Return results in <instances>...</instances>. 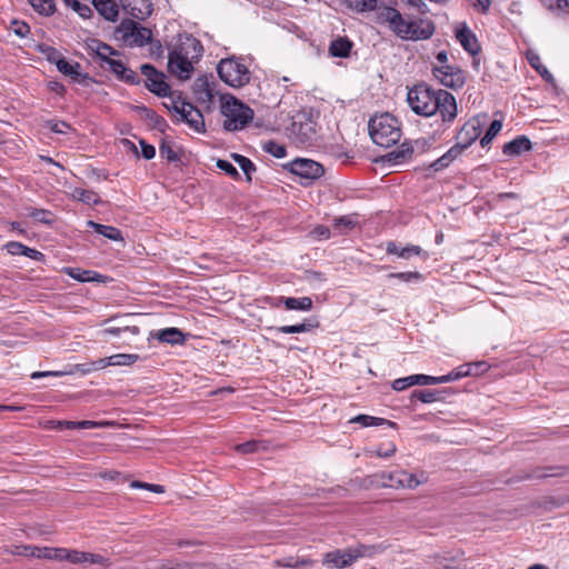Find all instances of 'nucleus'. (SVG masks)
<instances>
[{
    "label": "nucleus",
    "mask_w": 569,
    "mask_h": 569,
    "mask_svg": "<svg viewBox=\"0 0 569 569\" xmlns=\"http://www.w3.org/2000/svg\"><path fill=\"white\" fill-rule=\"evenodd\" d=\"M543 6L549 10L566 11L569 7L568 0H542Z\"/></svg>",
    "instance_id": "obj_56"
},
{
    "label": "nucleus",
    "mask_w": 569,
    "mask_h": 569,
    "mask_svg": "<svg viewBox=\"0 0 569 569\" xmlns=\"http://www.w3.org/2000/svg\"><path fill=\"white\" fill-rule=\"evenodd\" d=\"M92 50H94V52L97 53V56L108 64V60H112L111 56H116L118 54V52L116 50L112 49V47H110L109 44L107 43H103V42H94V47H91Z\"/></svg>",
    "instance_id": "obj_39"
},
{
    "label": "nucleus",
    "mask_w": 569,
    "mask_h": 569,
    "mask_svg": "<svg viewBox=\"0 0 569 569\" xmlns=\"http://www.w3.org/2000/svg\"><path fill=\"white\" fill-rule=\"evenodd\" d=\"M108 425L107 422H97L91 420L74 421L67 425L68 429H92Z\"/></svg>",
    "instance_id": "obj_48"
},
{
    "label": "nucleus",
    "mask_w": 569,
    "mask_h": 569,
    "mask_svg": "<svg viewBox=\"0 0 569 569\" xmlns=\"http://www.w3.org/2000/svg\"><path fill=\"white\" fill-rule=\"evenodd\" d=\"M352 42L346 37H339L331 41L329 52L332 57L347 58L350 54Z\"/></svg>",
    "instance_id": "obj_25"
},
{
    "label": "nucleus",
    "mask_w": 569,
    "mask_h": 569,
    "mask_svg": "<svg viewBox=\"0 0 569 569\" xmlns=\"http://www.w3.org/2000/svg\"><path fill=\"white\" fill-rule=\"evenodd\" d=\"M407 34L403 36V40L419 41L431 38L435 33V24L429 19H415L408 20Z\"/></svg>",
    "instance_id": "obj_16"
},
{
    "label": "nucleus",
    "mask_w": 569,
    "mask_h": 569,
    "mask_svg": "<svg viewBox=\"0 0 569 569\" xmlns=\"http://www.w3.org/2000/svg\"><path fill=\"white\" fill-rule=\"evenodd\" d=\"M487 113H480L470 118L460 129L457 134L456 146L460 147V150L465 151L468 149L481 134L482 128L487 121Z\"/></svg>",
    "instance_id": "obj_9"
},
{
    "label": "nucleus",
    "mask_w": 569,
    "mask_h": 569,
    "mask_svg": "<svg viewBox=\"0 0 569 569\" xmlns=\"http://www.w3.org/2000/svg\"><path fill=\"white\" fill-rule=\"evenodd\" d=\"M91 365H92L93 371H97V370L104 369L108 366H111V360H110V357L101 358L96 361H92Z\"/></svg>",
    "instance_id": "obj_62"
},
{
    "label": "nucleus",
    "mask_w": 569,
    "mask_h": 569,
    "mask_svg": "<svg viewBox=\"0 0 569 569\" xmlns=\"http://www.w3.org/2000/svg\"><path fill=\"white\" fill-rule=\"evenodd\" d=\"M140 146H141V153L144 159L150 160L156 156V149L153 146L147 143L143 140L140 141Z\"/></svg>",
    "instance_id": "obj_60"
},
{
    "label": "nucleus",
    "mask_w": 569,
    "mask_h": 569,
    "mask_svg": "<svg viewBox=\"0 0 569 569\" xmlns=\"http://www.w3.org/2000/svg\"><path fill=\"white\" fill-rule=\"evenodd\" d=\"M376 22L380 24L387 23L390 30L400 39L408 31V19H406L397 9L391 7H380L377 12Z\"/></svg>",
    "instance_id": "obj_11"
},
{
    "label": "nucleus",
    "mask_w": 569,
    "mask_h": 569,
    "mask_svg": "<svg viewBox=\"0 0 569 569\" xmlns=\"http://www.w3.org/2000/svg\"><path fill=\"white\" fill-rule=\"evenodd\" d=\"M231 158L241 168V170L246 174L247 180L251 181V173L256 171L254 163L249 158H247V157H244L242 154H239V153H232Z\"/></svg>",
    "instance_id": "obj_36"
},
{
    "label": "nucleus",
    "mask_w": 569,
    "mask_h": 569,
    "mask_svg": "<svg viewBox=\"0 0 569 569\" xmlns=\"http://www.w3.org/2000/svg\"><path fill=\"white\" fill-rule=\"evenodd\" d=\"M288 130L289 137L298 146H311L318 138L317 123L306 113L298 114Z\"/></svg>",
    "instance_id": "obj_6"
},
{
    "label": "nucleus",
    "mask_w": 569,
    "mask_h": 569,
    "mask_svg": "<svg viewBox=\"0 0 569 569\" xmlns=\"http://www.w3.org/2000/svg\"><path fill=\"white\" fill-rule=\"evenodd\" d=\"M531 148V141L526 136H519L516 139L511 140L510 142H507L502 148V152L506 156L515 157L520 156L523 152L530 151Z\"/></svg>",
    "instance_id": "obj_21"
},
{
    "label": "nucleus",
    "mask_w": 569,
    "mask_h": 569,
    "mask_svg": "<svg viewBox=\"0 0 569 569\" xmlns=\"http://www.w3.org/2000/svg\"><path fill=\"white\" fill-rule=\"evenodd\" d=\"M22 256H26L30 259L42 261L44 259V254L36 249L29 248L26 246L24 252Z\"/></svg>",
    "instance_id": "obj_61"
},
{
    "label": "nucleus",
    "mask_w": 569,
    "mask_h": 569,
    "mask_svg": "<svg viewBox=\"0 0 569 569\" xmlns=\"http://www.w3.org/2000/svg\"><path fill=\"white\" fill-rule=\"evenodd\" d=\"M31 7L40 14L51 16L56 11L54 0H28Z\"/></svg>",
    "instance_id": "obj_35"
},
{
    "label": "nucleus",
    "mask_w": 569,
    "mask_h": 569,
    "mask_svg": "<svg viewBox=\"0 0 569 569\" xmlns=\"http://www.w3.org/2000/svg\"><path fill=\"white\" fill-rule=\"evenodd\" d=\"M463 151L460 150V147L453 144L443 156L438 158L430 164L435 171L442 170L447 168L455 159H457Z\"/></svg>",
    "instance_id": "obj_28"
},
{
    "label": "nucleus",
    "mask_w": 569,
    "mask_h": 569,
    "mask_svg": "<svg viewBox=\"0 0 569 569\" xmlns=\"http://www.w3.org/2000/svg\"><path fill=\"white\" fill-rule=\"evenodd\" d=\"M121 4L128 14L138 20L147 19L152 12L150 0H121Z\"/></svg>",
    "instance_id": "obj_18"
},
{
    "label": "nucleus",
    "mask_w": 569,
    "mask_h": 569,
    "mask_svg": "<svg viewBox=\"0 0 569 569\" xmlns=\"http://www.w3.org/2000/svg\"><path fill=\"white\" fill-rule=\"evenodd\" d=\"M455 37L461 47L471 56H477L481 51V46L475 32L466 22H458L453 29Z\"/></svg>",
    "instance_id": "obj_17"
},
{
    "label": "nucleus",
    "mask_w": 569,
    "mask_h": 569,
    "mask_svg": "<svg viewBox=\"0 0 569 569\" xmlns=\"http://www.w3.org/2000/svg\"><path fill=\"white\" fill-rule=\"evenodd\" d=\"M263 150L278 159L286 157L287 154L284 146L271 140L263 144Z\"/></svg>",
    "instance_id": "obj_46"
},
{
    "label": "nucleus",
    "mask_w": 569,
    "mask_h": 569,
    "mask_svg": "<svg viewBox=\"0 0 569 569\" xmlns=\"http://www.w3.org/2000/svg\"><path fill=\"white\" fill-rule=\"evenodd\" d=\"M167 108L177 113L180 117L179 119L187 122L189 127L194 131H204L203 116L200 110L194 108L190 102H187L178 97L172 99L171 106H167Z\"/></svg>",
    "instance_id": "obj_8"
},
{
    "label": "nucleus",
    "mask_w": 569,
    "mask_h": 569,
    "mask_svg": "<svg viewBox=\"0 0 569 569\" xmlns=\"http://www.w3.org/2000/svg\"><path fill=\"white\" fill-rule=\"evenodd\" d=\"M412 152H413V149H412L410 146H408V144L403 143V144H401V147H400L399 149H397V150H395V151L390 152V153L388 154V157H389V160H392V159H393V160H396L397 162H401V161H403V160H406V159L410 158V156L412 154Z\"/></svg>",
    "instance_id": "obj_44"
},
{
    "label": "nucleus",
    "mask_w": 569,
    "mask_h": 569,
    "mask_svg": "<svg viewBox=\"0 0 569 569\" xmlns=\"http://www.w3.org/2000/svg\"><path fill=\"white\" fill-rule=\"evenodd\" d=\"M141 73L146 77V87L159 97L170 94V87L164 81V74L156 70L151 64H142Z\"/></svg>",
    "instance_id": "obj_15"
},
{
    "label": "nucleus",
    "mask_w": 569,
    "mask_h": 569,
    "mask_svg": "<svg viewBox=\"0 0 569 569\" xmlns=\"http://www.w3.org/2000/svg\"><path fill=\"white\" fill-rule=\"evenodd\" d=\"M64 272L72 279L81 282L96 280V278L91 276L93 272L89 270H81L79 268H66Z\"/></svg>",
    "instance_id": "obj_41"
},
{
    "label": "nucleus",
    "mask_w": 569,
    "mask_h": 569,
    "mask_svg": "<svg viewBox=\"0 0 569 569\" xmlns=\"http://www.w3.org/2000/svg\"><path fill=\"white\" fill-rule=\"evenodd\" d=\"M388 277L389 278H397V279H399L401 281H405V282H410V281H413V280L419 281V280L422 279L421 273H419L417 271L390 273Z\"/></svg>",
    "instance_id": "obj_53"
},
{
    "label": "nucleus",
    "mask_w": 569,
    "mask_h": 569,
    "mask_svg": "<svg viewBox=\"0 0 569 569\" xmlns=\"http://www.w3.org/2000/svg\"><path fill=\"white\" fill-rule=\"evenodd\" d=\"M369 134L377 146L390 148L400 140L401 129L393 116L382 113L370 119Z\"/></svg>",
    "instance_id": "obj_4"
},
{
    "label": "nucleus",
    "mask_w": 569,
    "mask_h": 569,
    "mask_svg": "<svg viewBox=\"0 0 569 569\" xmlns=\"http://www.w3.org/2000/svg\"><path fill=\"white\" fill-rule=\"evenodd\" d=\"M426 386V385H436L433 376L427 375H412L405 378H398L392 382V389L396 391H402L411 386Z\"/></svg>",
    "instance_id": "obj_19"
},
{
    "label": "nucleus",
    "mask_w": 569,
    "mask_h": 569,
    "mask_svg": "<svg viewBox=\"0 0 569 569\" xmlns=\"http://www.w3.org/2000/svg\"><path fill=\"white\" fill-rule=\"evenodd\" d=\"M357 224L356 214L342 216L333 220V230L338 233H346Z\"/></svg>",
    "instance_id": "obj_34"
},
{
    "label": "nucleus",
    "mask_w": 569,
    "mask_h": 569,
    "mask_svg": "<svg viewBox=\"0 0 569 569\" xmlns=\"http://www.w3.org/2000/svg\"><path fill=\"white\" fill-rule=\"evenodd\" d=\"M56 66L61 73L71 77L76 82H82L88 78L87 74L81 73V66L78 62L70 63L66 59H59Z\"/></svg>",
    "instance_id": "obj_22"
},
{
    "label": "nucleus",
    "mask_w": 569,
    "mask_h": 569,
    "mask_svg": "<svg viewBox=\"0 0 569 569\" xmlns=\"http://www.w3.org/2000/svg\"><path fill=\"white\" fill-rule=\"evenodd\" d=\"M130 487L134 488V489H147V490L156 492V493L164 492V488L160 485L147 483V482H141V481H132L130 483Z\"/></svg>",
    "instance_id": "obj_55"
},
{
    "label": "nucleus",
    "mask_w": 569,
    "mask_h": 569,
    "mask_svg": "<svg viewBox=\"0 0 569 569\" xmlns=\"http://www.w3.org/2000/svg\"><path fill=\"white\" fill-rule=\"evenodd\" d=\"M502 128V121L501 120H493L485 136L480 139L481 147H487L491 143V141L495 139V137L500 132Z\"/></svg>",
    "instance_id": "obj_38"
},
{
    "label": "nucleus",
    "mask_w": 569,
    "mask_h": 569,
    "mask_svg": "<svg viewBox=\"0 0 569 569\" xmlns=\"http://www.w3.org/2000/svg\"><path fill=\"white\" fill-rule=\"evenodd\" d=\"M87 224H88V227L92 228L97 233H99L110 240H113V241H122L123 240L121 231L116 227L97 223L91 220H89L87 222Z\"/></svg>",
    "instance_id": "obj_26"
},
{
    "label": "nucleus",
    "mask_w": 569,
    "mask_h": 569,
    "mask_svg": "<svg viewBox=\"0 0 569 569\" xmlns=\"http://www.w3.org/2000/svg\"><path fill=\"white\" fill-rule=\"evenodd\" d=\"M411 398H417L423 403H431L439 400L438 392L433 390H415Z\"/></svg>",
    "instance_id": "obj_45"
},
{
    "label": "nucleus",
    "mask_w": 569,
    "mask_h": 569,
    "mask_svg": "<svg viewBox=\"0 0 569 569\" xmlns=\"http://www.w3.org/2000/svg\"><path fill=\"white\" fill-rule=\"evenodd\" d=\"M62 561H68L72 565H99L104 568L111 566L110 559L100 553H92L67 548H63Z\"/></svg>",
    "instance_id": "obj_14"
},
{
    "label": "nucleus",
    "mask_w": 569,
    "mask_h": 569,
    "mask_svg": "<svg viewBox=\"0 0 569 569\" xmlns=\"http://www.w3.org/2000/svg\"><path fill=\"white\" fill-rule=\"evenodd\" d=\"M463 151L460 150V147L453 144L443 156L438 158L430 164L435 171L442 170L447 168L455 159H457Z\"/></svg>",
    "instance_id": "obj_27"
},
{
    "label": "nucleus",
    "mask_w": 569,
    "mask_h": 569,
    "mask_svg": "<svg viewBox=\"0 0 569 569\" xmlns=\"http://www.w3.org/2000/svg\"><path fill=\"white\" fill-rule=\"evenodd\" d=\"M63 2L82 18H89L92 14V9L89 4L81 3L78 0H63Z\"/></svg>",
    "instance_id": "obj_42"
},
{
    "label": "nucleus",
    "mask_w": 569,
    "mask_h": 569,
    "mask_svg": "<svg viewBox=\"0 0 569 569\" xmlns=\"http://www.w3.org/2000/svg\"><path fill=\"white\" fill-rule=\"evenodd\" d=\"M47 128H49L51 131L56 133L66 134L69 130H71V127L66 121H54L50 120L46 124Z\"/></svg>",
    "instance_id": "obj_54"
},
{
    "label": "nucleus",
    "mask_w": 569,
    "mask_h": 569,
    "mask_svg": "<svg viewBox=\"0 0 569 569\" xmlns=\"http://www.w3.org/2000/svg\"><path fill=\"white\" fill-rule=\"evenodd\" d=\"M396 445L393 442H389L386 448L382 446L378 447L376 455L381 458H389L396 452Z\"/></svg>",
    "instance_id": "obj_58"
},
{
    "label": "nucleus",
    "mask_w": 569,
    "mask_h": 569,
    "mask_svg": "<svg viewBox=\"0 0 569 569\" xmlns=\"http://www.w3.org/2000/svg\"><path fill=\"white\" fill-rule=\"evenodd\" d=\"M108 67L110 70L116 73L121 80L134 83L137 81V73L132 71L131 69L127 68L123 62L120 60H108Z\"/></svg>",
    "instance_id": "obj_24"
},
{
    "label": "nucleus",
    "mask_w": 569,
    "mask_h": 569,
    "mask_svg": "<svg viewBox=\"0 0 569 569\" xmlns=\"http://www.w3.org/2000/svg\"><path fill=\"white\" fill-rule=\"evenodd\" d=\"M114 38L128 47H142L151 42L152 32L139 22L126 19L116 28Z\"/></svg>",
    "instance_id": "obj_5"
},
{
    "label": "nucleus",
    "mask_w": 569,
    "mask_h": 569,
    "mask_svg": "<svg viewBox=\"0 0 569 569\" xmlns=\"http://www.w3.org/2000/svg\"><path fill=\"white\" fill-rule=\"evenodd\" d=\"M193 93L199 103L210 108L214 99V90L206 79H197L193 84Z\"/></svg>",
    "instance_id": "obj_20"
},
{
    "label": "nucleus",
    "mask_w": 569,
    "mask_h": 569,
    "mask_svg": "<svg viewBox=\"0 0 569 569\" xmlns=\"http://www.w3.org/2000/svg\"><path fill=\"white\" fill-rule=\"evenodd\" d=\"M92 4L106 20L116 21L119 9L113 0H92Z\"/></svg>",
    "instance_id": "obj_23"
},
{
    "label": "nucleus",
    "mask_w": 569,
    "mask_h": 569,
    "mask_svg": "<svg viewBox=\"0 0 569 569\" xmlns=\"http://www.w3.org/2000/svg\"><path fill=\"white\" fill-rule=\"evenodd\" d=\"M71 197L74 200L81 201L86 204H98L101 200L98 193L92 190L74 188L71 191Z\"/></svg>",
    "instance_id": "obj_33"
},
{
    "label": "nucleus",
    "mask_w": 569,
    "mask_h": 569,
    "mask_svg": "<svg viewBox=\"0 0 569 569\" xmlns=\"http://www.w3.org/2000/svg\"><path fill=\"white\" fill-rule=\"evenodd\" d=\"M312 326L307 323H298V325H290V326H281L277 328H270V330H274L281 333H301L307 332L310 330Z\"/></svg>",
    "instance_id": "obj_43"
},
{
    "label": "nucleus",
    "mask_w": 569,
    "mask_h": 569,
    "mask_svg": "<svg viewBox=\"0 0 569 569\" xmlns=\"http://www.w3.org/2000/svg\"><path fill=\"white\" fill-rule=\"evenodd\" d=\"M397 483L401 487L413 489L420 485V480L412 473L400 471L396 473Z\"/></svg>",
    "instance_id": "obj_40"
},
{
    "label": "nucleus",
    "mask_w": 569,
    "mask_h": 569,
    "mask_svg": "<svg viewBox=\"0 0 569 569\" xmlns=\"http://www.w3.org/2000/svg\"><path fill=\"white\" fill-rule=\"evenodd\" d=\"M220 112L224 117L223 128L228 131L244 129L253 119V110L231 94L220 97Z\"/></svg>",
    "instance_id": "obj_3"
},
{
    "label": "nucleus",
    "mask_w": 569,
    "mask_h": 569,
    "mask_svg": "<svg viewBox=\"0 0 569 569\" xmlns=\"http://www.w3.org/2000/svg\"><path fill=\"white\" fill-rule=\"evenodd\" d=\"M261 443L258 440H250L244 443L237 445L234 450L239 453H252L259 450Z\"/></svg>",
    "instance_id": "obj_50"
},
{
    "label": "nucleus",
    "mask_w": 569,
    "mask_h": 569,
    "mask_svg": "<svg viewBox=\"0 0 569 569\" xmlns=\"http://www.w3.org/2000/svg\"><path fill=\"white\" fill-rule=\"evenodd\" d=\"M140 359L136 353H117L110 356L111 366H132Z\"/></svg>",
    "instance_id": "obj_37"
},
{
    "label": "nucleus",
    "mask_w": 569,
    "mask_h": 569,
    "mask_svg": "<svg viewBox=\"0 0 569 569\" xmlns=\"http://www.w3.org/2000/svg\"><path fill=\"white\" fill-rule=\"evenodd\" d=\"M217 167L220 170L224 171L229 177H231L233 179L240 178V174H239L238 170L236 169V167L227 160L219 159L217 161Z\"/></svg>",
    "instance_id": "obj_52"
},
{
    "label": "nucleus",
    "mask_w": 569,
    "mask_h": 569,
    "mask_svg": "<svg viewBox=\"0 0 569 569\" xmlns=\"http://www.w3.org/2000/svg\"><path fill=\"white\" fill-rule=\"evenodd\" d=\"M458 380L457 379V375L455 373V371H451L449 372L448 375H445V376H440V377H435V383H446V382H451V381H456Z\"/></svg>",
    "instance_id": "obj_63"
},
{
    "label": "nucleus",
    "mask_w": 569,
    "mask_h": 569,
    "mask_svg": "<svg viewBox=\"0 0 569 569\" xmlns=\"http://www.w3.org/2000/svg\"><path fill=\"white\" fill-rule=\"evenodd\" d=\"M8 252L13 256H22L26 249V246L21 242L11 241L7 243Z\"/></svg>",
    "instance_id": "obj_59"
},
{
    "label": "nucleus",
    "mask_w": 569,
    "mask_h": 569,
    "mask_svg": "<svg viewBox=\"0 0 569 569\" xmlns=\"http://www.w3.org/2000/svg\"><path fill=\"white\" fill-rule=\"evenodd\" d=\"M366 547L348 548L345 550H333L327 552L322 563L328 568L341 569L353 563L357 559L365 556Z\"/></svg>",
    "instance_id": "obj_10"
},
{
    "label": "nucleus",
    "mask_w": 569,
    "mask_h": 569,
    "mask_svg": "<svg viewBox=\"0 0 569 569\" xmlns=\"http://www.w3.org/2000/svg\"><path fill=\"white\" fill-rule=\"evenodd\" d=\"M31 550L33 558L62 561L63 548L41 547Z\"/></svg>",
    "instance_id": "obj_29"
},
{
    "label": "nucleus",
    "mask_w": 569,
    "mask_h": 569,
    "mask_svg": "<svg viewBox=\"0 0 569 569\" xmlns=\"http://www.w3.org/2000/svg\"><path fill=\"white\" fill-rule=\"evenodd\" d=\"M432 74L442 86L455 90L462 88L466 83L465 72L457 66H435Z\"/></svg>",
    "instance_id": "obj_12"
},
{
    "label": "nucleus",
    "mask_w": 569,
    "mask_h": 569,
    "mask_svg": "<svg viewBox=\"0 0 569 569\" xmlns=\"http://www.w3.org/2000/svg\"><path fill=\"white\" fill-rule=\"evenodd\" d=\"M341 1L349 9H351L356 12H365V11L376 10V13H377L378 9L381 7V6L377 4V0H341Z\"/></svg>",
    "instance_id": "obj_31"
},
{
    "label": "nucleus",
    "mask_w": 569,
    "mask_h": 569,
    "mask_svg": "<svg viewBox=\"0 0 569 569\" xmlns=\"http://www.w3.org/2000/svg\"><path fill=\"white\" fill-rule=\"evenodd\" d=\"M421 252L422 249L419 246L410 244L401 248L399 257L403 259H409L411 256H419Z\"/></svg>",
    "instance_id": "obj_57"
},
{
    "label": "nucleus",
    "mask_w": 569,
    "mask_h": 569,
    "mask_svg": "<svg viewBox=\"0 0 569 569\" xmlns=\"http://www.w3.org/2000/svg\"><path fill=\"white\" fill-rule=\"evenodd\" d=\"M310 563H311L310 560H306V559L299 560V559H296V558H292V557L277 560V565L278 566H280V567H289V568H300V567L308 566Z\"/></svg>",
    "instance_id": "obj_49"
},
{
    "label": "nucleus",
    "mask_w": 569,
    "mask_h": 569,
    "mask_svg": "<svg viewBox=\"0 0 569 569\" xmlns=\"http://www.w3.org/2000/svg\"><path fill=\"white\" fill-rule=\"evenodd\" d=\"M201 54L202 46L200 41L194 38H187L169 53L168 69L179 79L187 80L192 74L193 62L197 61Z\"/></svg>",
    "instance_id": "obj_2"
},
{
    "label": "nucleus",
    "mask_w": 569,
    "mask_h": 569,
    "mask_svg": "<svg viewBox=\"0 0 569 569\" xmlns=\"http://www.w3.org/2000/svg\"><path fill=\"white\" fill-rule=\"evenodd\" d=\"M156 336L159 341L170 345L182 343L184 340L183 333L177 328H167L160 330Z\"/></svg>",
    "instance_id": "obj_32"
},
{
    "label": "nucleus",
    "mask_w": 569,
    "mask_h": 569,
    "mask_svg": "<svg viewBox=\"0 0 569 569\" xmlns=\"http://www.w3.org/2000/svg\"><path fill=\"white\" fill-rule=\"evenodd\" d=\"M280 301L283 302L286 309L288 310H301L308 311L312 308V300L309 297L302 298H280Z\"/></svg>",
    "instance_id": "obj_30"
},
{
    "label": "nucleus",
    "mask_w": 569,
    "mask_h": 569,
    "mask_svg": "<svg viewBox=\"0 0 569 569\" xmlns=\"http://www.w3.org/2000/svg\"><path fill=\"white\" fill-rule=\"evenodd\" d=\"M29 216L33 220L46 224H51L53 222L52 213L46 209H32Z\"/></svg>",
    "instance_id": "obj_47"
},
{
    "label": "nucleus",
    "mask_w": 569,
    "mask_h": 569,
    "mask_svg": "<svg viewBox=\"0 0 569 569\" xmlns=\"http://www.w3.org/2000/svg\"><path fill=\"white\" fill-rule=\"evenodd\" d=\"M467 2L476 12L487 14L490 10L492 0H467Z\"/></svg>",
    "instance_id": "obj_51"
},
{
    "label": "nucleus",
    "mask_w": 569,
    "mask_h": 569,
    "mask_svg": "<svg viewBox=\"0 0 569 569\" xmlns=\"http://www.w3.org/2000/svg\"><path fill=\"white\" fill-rule=\"evenodd\" d=\"M289 170L296 176H299L306 180H317L325 173V169L321 163L311 160L298 158L289 163Z\"/></svg>",
    "instance_id": "obj_13"
},
{
    "label": "nucleus",
    "mask_w": 569,
    "mask_h": 569,
    "mask_svg": "<svg viewBox=\"0 0 569 569\" xmlns=\"http://www.w3.org/2000/svg\"><path fill=\"white\" fill-rule=\"evenodd\" d=\"M217 71L220 79L233 88L243 87L250 80V72L248 68L234 59L221 60L218 64Z\"/></svg>",
    "instance_id": "obj_7"
},
{
    "label": "nucleus",
    "mask_w": 569,
    "mask_h": 569,
    "mask_svg": "<svg viewBox=\"0 0 569 569\" xmlns=\"http://www.w3.org/2000/svg\"><path fill=\"white\" fill-rule=\"evenodd\" d=\"M160 152L162 156H164L170 161H173L177 159V153L169 146L162 144L160 147Z\"/></svg>",
    "instance_id": "obj_64"
},
{
    "label": "nucleus",
    "mask_w": 569,
    "mask_h": 569,
    "mask_svg": "<svg viewBox=\"0 0 569 569\" xmlns=\"http://www.w3.org/2000/svg\"><path fill=\"white\" fill-rule=\"evenodd\" d=\"M407 102L419 116L430 117L438 112L443 121L449 122L457 117L456 98L446 90H435L425 83L409 89Z\"/></svg>",
    "instance_id": "obj_1"
}]
</instances>
